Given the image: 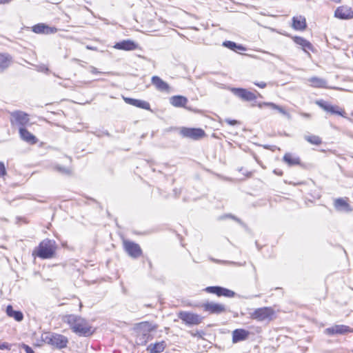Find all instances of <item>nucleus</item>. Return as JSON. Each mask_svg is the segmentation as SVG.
I'll return each mask as SVG.
<instances>
[{
  "label": "nucleus",
  "mask_w": 353,
  "mask_h": 353,
  "mask_svg": "<svg viewBox=\"0 0 353 353\" xmlns=\"http://www.w3.org/2000/svg\"><path fill=\"white\" fill-rule=\"evenodd\" d=\"M12 348V344L6 342L0 341V350H10Z\"/></svg>",
  "instance_id": "nucleus-35"
},
{
  "label": "nucleus",
  "mask_w": 353,
  "mask_h": 353,
  "mask_svg": "<svg viewBox=\"0 0 353 353\" xmlns=\"http://www.w3.org/2000/svg\"><path fill=\"white\" fill-rule=\"evenodd\" d=\"M204 290L207 293L215 294L219 297L224 296L232 298L235 296L234 291L221 286H209L205 288Z\"/></svg>",
  "instance_id": "nucleus-12"
},
{
  "label": "nucleus",
  "mask_w": 353,
  "mask_h": 353,
  "mask_svg": "<svg viewBox=\"0 0 353 353\" xmlns=\"http://www.w3.org/2000/svg\"><path fill=\"white\" fill-rule=\"evenodd\" d=\"M7 174L6 168L3 162L0 161V178Z\"/></svg>",
  "instance_id": "nucleus-36"
},
{
  "label": "nucleus",
  "mask_w": 353,
  "mask_h": 353,
  "mask_svg": "<svg viewBox=\"0 0 353 353\" xmlns=\"http://www.w3.org/2000/svg\"><path fill=\"white\" fill-rule=\"evenodd\" d=\"M159 325L156 323L150 321H142L134 325V331L136 337L142 341L141 344L146 345L149 341L153 339L150 333L156 331Z\"/></svg>",
  "instance_id": "nucleus-3"
},
{
  "label": "nucleus",
  "mask_w": 353,
  "mask_h": 353,
  "mask_svg": "<svg viewBox=\"0 0 353 353\" xmlns=\"http://www.w3.org/2000/svg\"><path fill=\"white\" fill-rule=\"evenodd\" d=\"M292 28L297 31H304L307 28V21L305 17L299 15L292 19Z\"/></svg>",
  "instance_id": "nucleus-17"
},
{
  "label": "nucleus",
  "mask_w": 353,
  "mask_h": 353,
  "mask_svg": "<svg viewBox=\"0 0 353 353\" xmlns=\"http://www.w3.org/2000/svg\"><path fill=\"white\" fill-rule=\"evenodd\" d=\"M326 334L333 336L335 334H345L353 333V328L345 325H334L325 330Z\"/></svg>",
  "instance_id": "nucleus-14"
},
{
  "label": "nucleus",
  "mask_w": 353,
  "mask_h": 353,
  "mask_svg": "<svg viewBox=\"0 0 353 353\" xmlns=\"http://www.w3.org/2000/svg\"><path fill=\"white\" fill-rule=\"evenodd\" d=\"M179 134L183 138L194 141L202 139L207 136L205 130L200 128L182 127L179 130Z\"/></svg>",
  "instance_id": "nucleus-6"
},
{
  "label": "nucleus",
  "mask_w": 353,
  "mask_h": 353,
  "mask_svg": "<svg viewBox=\"0 0 353 353\" xmlns=\"http://www.w3.org/2000/svg\"><path fill=\"white\" fill-rule=\"evenodd\" d=\"M170 104L175 108H183L188 110H192L187 106L188 99L187 97L182 95H174L170 98Z\"/></svg>",
  "instance_id": "nucleus-16"
},
{
  "label": "nucleus",
  "mask_w": 353,
  "mask_h": 353,
  "mask_svg": "<svg viewBox=\"0 0 353 353\" xmlns=\"http://www.w3.org/2000/svg\"><path fill=\"white\" fill-rule=\"evenodd\" d=\"M151 81L158 90L166 92H170V85L165 81H163L159 77H152Z\"/></svg>",
  "instance_id": "nucleus-27"
},
{
  "label": "nucleus",
  "mask_w": 353,
  "mask_h": 353,
  "mask_svg": "<svg viewBox=\"0 0 353 353\" xmlns=\"http://www.w3.org/2000/svg\"><path fill=\"white\" fill-rule=\"evenodd\" d=\"M252 175V173L250 172V174H249V176H251Z\"/></svg>",
  "instance_id": "nucleus-41"
},
{
  "label": "nucleus",
  "mask_w": 353,
  "mask_h": 353,
  "mask_svg": "<svg viewBox=\"0 0 353 353\" xmlns=\"http://www.w3.org/2000/svg\"><path fill=\"white\" fill-rule=\"evenodd\" d=\"M223 45L225 47H226L230 50H232L235 52H236L237 50H245V48L242 46L237 45L236 43L231 41H226L223 42Z\"/></svg>",
  "instance_id": "nucleus-33"
},
{
  "label": "nucleus",
  "mask_w": 353,
  "mask_h": 353,
  "mask_svg": "<svg viewBox=\"0 0 353 353\" xmlns=\"http://www.w3.org/2000/svg\"><path fill=\"white\" fill-rule=\"evenodd\" d=\"M307 82L309 85L314 88H331L330 87L327 86V81L324 79L318 77H310L307 79Z\"/></svg>",
  "instance_id": "nucleus-25"
},
{
  "label": "nucleus",
  "mask_w": 353,
  "mask_h": 353,
  "mask_svg": "<svg viewBox=\"0 0 353 353\" xmlns=\"http://www.w3.org/2000/svg\"><path fill=\"white\" fill-rule=\"evenodd\" d=\"M178 318L187 326H194L203 322V317L200 314L189 311H179L177 313Z\"/></svg>",
  "instance_id": "nucleus-5"
},
{
  "label": "nucleus",
  "mask_w": 353,
  "mask_h": 353,
  "mask_svg": "<svg viewBox=\"0 0 353 353\" xmlns=\"http://www.w3.org/2000/svg\"><path fill=\"white\" fill-rule=\"evenodd\" d=\"M297 184L301 185V184H303V182H300V183H298Z\"/></svg>",
  "instance_id": "nucleus-40"
},
{
  "label": "nucleus",
  "mask_w": 353,
  "mask_h": 353,
  "mask_svg": "<svg viewBox=\"0 0 353 353\" xmlns=\"http://www.w3.org/2000/svg\"><path fill=\"white\" fill-rule=\"evenodd\" d=\"M254 85L260 88H265L267 86V83L264 81L254 82Z\"/></svg>",
  "instance_id": "nucleus-39"
},
{
  "label": "nucleus",
  "mask_w": 353,
  "mask_h": 353,
  "mask_svg": "<svg viewBox=\"0 0 353 353\" xmlns=\"http://www.w3.org/2000/svg\"><path fill=\"white\" fill-rule=\"evenodd\" d=\"M202 310L209 314H220L227 312L225 304L207 301L201 305Z\"/></svg>",
  "instance_id": "nucleus-10"
},
{
  "label": "nucleus",
  "mask_w": 353,
  "mask_h": 353,
  "mask_svg": "<svg viewBox=\"0 0 353 353\" xmlns=\"http://www.w3.org/2000/svg\"><path fill=\"white\" fill-rule=\"evenodd\" d=\"M167 347V344L165 341H161L150 343L146 347L148 353H161Z\"/></svg>",
  "instance_id": "nucleus-26"
},
{
  "label": "nucleus",
  "mask_w": 353,
  "mask_h": 353,
  "mask_svg": "<svg viewBox=\"0 0 353 353\" xmlns=\"http://www.w3.org/2000/svg\"><path fill=\"white\" fill-rule=\"evenodd\" d=\"M43 340L47 343L59 349L66 347L68 343V338L59 334H47Z\"/></svg>",
  "instance_id": "nucleus-8"
},
{
  "label": "nucleus",
  "mask_w": 353,
  "mask_h": 353,
  "mask_svg": "<svg viewBox=\"0 0 353 353\" xmlns=\"http://www.w3.org/2000/svg\"><path fill=\"white\" fill-rule=\"evenodd\" d=\"M250 335V332L243 329L239 328L233 330L232 334V341L233 343H236L242 341L246 340Z\"/></svg>",
  "instance_id": "nucleus-23"
},
{
  "label": "nucleus",
  "mask_w": 353,
  "mask_h": 353,
  "mask_svg": "<svg viewBox=\"0 0 353 353\" xmlns=\"http://www.w3.org/2000/svg\"><path fill=\"white\" fill-rule=\"evenodd\" d=\"M19 133L20 138L30 145H34L38 142V139L26 128H19Z\"/></svg>",
  "instance_id": "nucleus-18"
},
{
  "label": "nucleus",
  "mask_w": 353,
  "mask_h": 353,
  "mask_svg": "<svg viewBox=\"0 0 353 353\" xmlns=\"http://www.w3.org/2000/svg\"><path fill=\"white\" fill-rule=\"evenodd\" d=\"M305 139L310 144L317 146L321 145L323 143L322 139L319 136L315 134L307 135L305 137Z\"/></svg>",
  "instance_id": "nucleus-32"
},
{
  "label": "nucleus",
  "mask_w": 353,
  "mask_h": 353,
  "mask_svg": "<svg viewBox=\"0 0 353 353\" xmlns=\"http://www.w3.org/2000/svg\"><path fill=\"white\" fill-rule=\"evenodd\" d=\"M114 48L117 50L130 51L139 48L137 43L131 40H123L114 44Z\"/></svg>",
  "instance_id": "nucleus-21"
},
{
  "label": "nucleus",
  "mask_w": 353,
  "mask_h": 353,
  "mask_svg": "<svg viewBox=\"0 0 353 353\" xmlns=\"http://www.w3.org/2000/svg\"><path fill=\"white\" fill-rule=\"evenodd\" d=\"M231 92L245 101H253L257 99L256 95L254 92L245 88H231Z\"/></svg>",
  "instance_id": "nucleus-13"
},
{
  "label": "nucleus",
  "mask_w": 353,
  "mask_h": 353,
  "mask_svg": "<svg viewBox=\"0 0 353 353\" xmlns=\"http://www.w3.org/2000/svg\"><path fill=\"white\" fill-rule=\"evenodd\" d=\"M334 16L340 19H350L353 18V9L347 6H341L336 8Z\"/></svg>",
  "instance_id": "nucleus-15"
},
{
  "label": "nucleus",
  "mask_w": 353,
  "mask_h": 353,
  "mask_svg": "<svg viewBox=\"0 0 353 353\" xmlns=\"http://www.w3.org/2000/svg\"><path fill=\"white\" fill-rule=\"evenodd\" d=\"M283 161L289 166L301 165V160L299 157H296L291 153L287 152L283 157Z\"/></svg>",
  "instance_id": "nucleus-28"
},
{
  "label": "nucleus",
  "mask_w": 353,
  "mask_h": 353,
  "mask_svg": "<svg viewBox=\"0 0 353 353\" xmlns=\"http://www.w3.org/2000/svg\"><path fill=\"white\" fill-rule=\"evenodd\" d=\"M190 334L192 337H196L198 339H204L205 335V332L203 330H196L195 332L190 331Z\"/></svg>",
  "instance_id": "nucleus-34"
},
{
  "label": "nucleus",
  "mask_w": 353,
  "mask_h": 353,
  "mask_svg": "<svg viewBox=\"0 0 353 353\" xmlns=\"http://www.w3.org/2000/svg\"><path fill=\"white\" fill-rule=\"evenodd\" d=\"M6 314L14 319L15 321L20 322L23 319V314L21 311L14 310L11 305H8L6 310Z\"/></svg>",
  "instance_id": "nucleus-29"
},
{
  "label": "nucleus",
  "mask_w": 353,
  "mask_h": 353,
  "mask_svg": "<svg viewBox=\"0 0 353 353\" xmlns=\"http://www.w3.org/2000/svg\"><path fill=\"white\" fill-rule=\"evenodd\" d=\"M10 123L19 128H25L30 122L29 114L22 111H14L10 113Z\"/></svg>",
  "instance_id": "nucleus-11"
},
{
  "label": "nucleus",
  "mask_w": 353,
  "mask_h": 353,
  "mask_svg": "<svg viewBox=\"0 0 353 353\" xmlns=\"http://www.w3.org/2000/svg\"><path fill=\"white\" fill-rule=\"evenodd\" d=\"M10 63L11 57L8 54L0 53V71L8 68Z\"/></svg>",
  "instance_id": "nucleus-30"
},
{
  "label": "nucleus",
  "mask_w": 353,
  "mask_h": 353,
  "mask_svg": "<svg viewBox=\"0 0 353 353\" xmlns=\"http://www.w3.org/2000/svg\"><path fill=\"white\" fill-rule=\"evenodd\" d=\"M21 347L26 351V353H34V350L28 345L22 344Z\"/></svg>",
  "instance_id": "nucleus-38"
},
{
  "label": "nucleus",
  "mask_w": 353,
  "mask_h": 353,
  "mask_svg": "<svg viewBox=\"0 0 353 353\" xmlns=\"http://www.w3.org/2000/svg\"><path fill=\"white\" fill-rule=\"evenodd\" d=\"M291 39L296 45L300 46L304 52L314 51V49L312 44L305 38L299 36H293Z\"/></svg>",
  "instance_id": "nucleus-19"
},
{
  "label": "nucleus",
  "mask_w": 353,
  "mask_h": 353,
  "mask_svg": "<svg viewBox=\"0 0 353 353\" xmlns=\"http://www.w3.org/2000/svg\"><path fill=\"white\" fill-rule=\"evenodd\" d=\"M256 105L259 108H263L264 107H268V108H272L274 110H277L281 113H283V114L285 113V110L282 107H281L272 102H260Z\"/></svg>",
  "instance_id": "nucleus-31"
},
{
  "label": "nucleus",
  "mask_w": 353,
  "mask_h": 353,
  "mask_svg": "<svg viewBox=\"0 0 353 353\" xmlns=\"http://www.w3.org/2000/svg\"><path fill=\"white\" fill-rule=\"evenodd\" d=\"M63 321L70 325L73 332L79 336H89L94 332V328L85 319L79 316L66 314L63 317Z\"/></svg>",
  "instance_id": "nucleus-1"
},
{
  "label": "nucleus",
  "mask_w": 353,
  "mask_h": 353,
  "mask_svg": "<svg viewBox=\"0 0 353 353\" xmlns=\"http://www.w3.org/2000/svg\"><path fill=\"white\" fill-rule=\"evenodd\" d=\"M316 104L324 111L332 114L341 116L344 118L347 117L345 110L339 105H332L322 99L316 101Z\"/></svg>",
  "instance_id": "nucleus-7"
},
{
  "label": "nucleus",
  "mask_w": 353,
  "mask_h": 353,
  "mask_svg": "<svg viewBox=\"0 0 353 353\" xmlns=\"http://www.w3.org/2000/svg\"><path fill=\"white\" fill-rule=\"evenodd\" d=\"M57 244L54 240L45 239L33 250L32 256L36 259H49L56 257Z\"/></svg>",
  "instance_id": "nucleus-2"
},
{
  "label": "nucleus",
  "mask_w": 353,
  "mask_h": 353,
  "mask_svg": "<svg viewBox=\"0 0 353 353\" xmlns=\"http://www.w3.org/2000/svg\"><path fill=\"white\" fill-rule=\"evenodd\" d=\"M250 318L256 321L270 322L276 318V311L272 307H259L250 314Z\"/></svg>",
  "instance_id": "nucleus-4"
},
{
  "label": "nucleus",
  "mask_w": 353,
  "mask_h": 353,
  "mask_svg": "<svg viewBox=\"0 0 353 353\" xmlns=\"http://www.w3.org/2000/svg\"><path fill=\"white\" fill-rule=\"evenodd\" d=\"M32 30L36 34H54L57 32L55 27H50L44 23H38L32 27Z\"/></svg>",
  "instance_id": "nucleus-20"
},
{
  "label": "nucleus",
  "mask_w": 353,
  "mask_h": 353,
  "mask_svg": "<svg viewBox=\"0 0 353 353\" xmlns=\"http://www.w3.org/2000/svg\"><path fill=\"white\" fill-rule=\"evenodd\" d=\"M334 206L336 210L339 211L350 212L352 210L347 197L336 199L334 201Z\"/></svg>",
  "instance_id": "nucleus-24"
},
{
  "label": "nucleus",
  "mask_w": 353,
  "mask_h": 353,
  "mask_svg": "<svg viewBox=\"0 0 353 353\" xmlns=\"http://www.w3.org/2000/svg\"><path fill=\"white\" fill-rule=\"evenodd\" d=\"M123 99L127 104L143 110H150V104L148 101L125 97H123Z\"/></svg>",
  "instance_id": "nucleus-22"
},
{
  "label": "nucleus",
  "mask_w": 353,
  "mask_h": 353,
  "mask_svg": "<svg viewBox=\"0 0 353 353\" xmlns=\"http://www.w3.org/2000/svg\"><path fill=\"white\" fill-rule=\"evenodd\" d=\"M225 121L230 125H236L240 123V122L236 119H226Z\"/></svg>",
  "instance_id": "nucleus-37"
},
{
  "label": "nucleus",
  "mask_w": 353,
  "mask_h": 353,
  "mask_svg": "<svg viewBox=\"0 0 353 353\" xmlns=\"http://www.w3.org/2000/svg\"><path fill=\"white\" fill-rule=\"evenodd\" d=\"M122 245L125 252L132 258L137 259L142 256L143 251L138 243L128 239H123Z\"/></svg>",
  "instance_id": "nucleus-9"
}]
</instances>
